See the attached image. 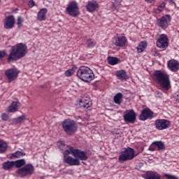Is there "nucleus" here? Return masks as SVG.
I'll return each mask as SVG.
<instances>
[{"label":"nucleus","mask_w":179,"mask_h":179,"mask_svg":"<svg viewBox=\"0 0 179 179\" xmlns=\"http://www.w3.org/2000/svg\"><path fill=\"white\" fill-rule=\"evenodd\" d=\"M64 161L69 166H80V161H86L88 159L87 155L85 151H82L79 149H74L73 148H69V150H66L64 152Z\"/></svg>","instance_id":"obj_1"},{"label":"nucleus","mask_w":179,"mask_h":179,"mask_svg":"<svg viewBox=\"0 0 179 179\" xmlns=\"http://www.w3.org/2000/svg\"><path fill=\"white\" fill-rule=\"evenodd\" d=\"M28 52L27 45L24 43H20L11 47V50L8 57V62H13L22 59Z\"/></svg>","instance_id":"obj_2"},{"label":"nucleus","mask_w":179,"mask_h":179,"mask_svg":"<svg viewBox=\"0 0 179 179\" xmlns=\"http://www.w3.org/2000/svg\"><path fill=\"white\" fill-rule=\"evenodd\" d=\"M157 84L163 90L166 92L171 87V84L169 78V76L167 73L162 71H156L154 73Z\"/></svg>","instance_id":"obj_3"},{"label":"nucleus","mask_w":179,"mask_h":179,"mask_svg":"<svg viewBox=\"0 0 179 179\" xmlns=\"http://www.w3.org/2000/svg\"><path fill=\"white\" fill-rule=\"evenodd\" d=\"M77 76L83 82L90 83L94 79V73L90 68L87 66H81L77 71Z\"/></svg>","instance_id":"obj_4"},{"label":"nucleus","mask_w":179,"mask_h":179,"mask_svg":"<svg viewBox=\"0 0 179 179\" xmlns=\"http://www.w3.org/2000/svg\"><path fill=\"white\" fill-rule=\"evenodd\" d=\"M136 155H135V150L131 148H124L120 152L118 157L120 163H124L127 161L132 160Z\"/></svg>","instance_id":"obj_5"},{"label":"nucleus","mask_w":179,"mask_h":179,"mask_svg":"<svg viewBox=\"0 0 179 179\" xmlns=\"http://www.w3.org/2000/svg\"><path fill=\"white\" fill-rule=\"evenodd\" d=\"M64 131L67 135H73L78 131L76 122L71 119L64 120L62 123Z\"/></svg>","instance_id":"obj_6"},{"label":"nucleus","mask_w":179,"mask_h":179,"mask_svg":"<svg viewBox=\"0 0 179 179\" xmlns=\"http://www.w3.org/2000/svg\"><path fill=\"white\" fill-rule=\"evenodd\" d=\"M35 168L32 164H27L24 167L19 169L17 174L21 177L30 176L34 174Z\"/></svg>","instance_id":"obj_7"},{"label":"nucleus","mask_w":179,"mask_h":179,"mask_svg":"<svg viewBox=\"0 0 179 179\" xmlns=\"http://www.w3.org/2000/svg\"><path fill=\"white\" fill-rule=\"evenodd\" d=\"M124 121L126 124H134L136 120V115L133 109L127 110L123 113Z\"/></svg>","instance_id":"obj_8"},{"label":"nucleus","mask_w":179,"mask_h":179,"mask_svg":"<svg viewBox=\"0 0 179 179\" xmlns=\"http://www.w3.org/2000/svg\"><path fill=\"white\" fill-rule=\"evenodd\" d=\"M155 126L158 131H163L171 127V122L166 119H158L155 120Z\"/></svg>","instance_id":"obj_9"},{"label":"nucleus","mask_w":179,"mask_h":179,"mask_svg":"<svg viewBox=\"0 0 179 179\" xmlns=\"http://www.w3.org/2000/svg\"><path fill=\"white\" fill-rule=\"evenodd\" d=\"M66 10L69 15L76 17L79 15V6L76 1H73L68 5Z\"/></svg>","instance_id":"obj_10"},{"label":"nucleus","mask_w":179,"mask_h":179,"mask_svg":"<svg viewBox=\"0 0 179 179\" xmlns=\"http://www.w3.org/2000/svg\"><path fill=\"white\" fill-rule=\"evenodd\" d=\"M19 73H20V71L15 68L7 69L5 71V75L8 82H13V80H16V79H17L18 78Z\"/></svg>","instance_id":"obj_11"},{"label":"nucleus","mask_w":179,"mask_h":179,"mask_svg":"<svg viewBox=\"0 0 179 179\" xmlns=\"http://www.w3.org/2000/svg\"><path fill=\"white\" fill-rule=\"evenodd\" d=\"M154 117V113L148 108H144L140 114L139 119L141 121L152 120Z\"/></svg>","instance_id":"obj_12"},{"label":"nucleus","mask_w":179,"mask_h":179,"mask_svg":"<svg viewBox=\"0 0 179 179\" xmlns=\"http://www.w3.org/2000/svg\"><path fill=\"white\" fill-rule=\"evenodd\" d=\"M157 46L159 48L164 49L169 45V38L166 34H161L157 40Z\"/></svg>","instance_id":"obj_13"},{"label":"nucleus","mask_w":179,"mask_h":179,"mask_svg":"<svg viewBox=\"0 0 179 179\" xmlns=\"http://www.w3.org/2000/svg\"><path fill=\"white\" fill-rule=\"evenodd\" d=\"M171 17L169 15H166L157 20V24L162 29H166L170 24Z\"/></svg>","instance_id":"obj_14"},{"label":"nucleus","mask_w":179,"mask_h":179,"mask_svg":"<svg viewBox=\"0 0 179 179\" xmlns=\"http://www.w3.org/2000/svg\"><path fill=\"white\" fill-rule=\"evenodd\" d=\"M15 19L13 15H9L6 17L4 22H3V27L6 29H11L15 27Z\"/></svg>","instance_id":"obj_15"},{"label":"nucleus","mask_w":179,"mask_h":179,"mask_svg":"<svg viewBox=\"0 0 179 179\" xmlns=\"http://www.w3.org/2000/svg\"><path fill=\"white\" fill-rule=\"evenodd\" d=\"M168 68L171 72H178L179 71V62L175 59H171L167 63Z\"/></svg>","instance_id":"obj_16"},{"label":"nucleus","mask_w":179,"mask_h":179,"mask_svg":"<svg viewBox=\"0 0 179 179\" xmlns=\"http://www.w3.org/2000/svg\"><path fill=\"white\" fill-rule=\"evenodd\" d=\"M99 8V3L96 1H88L86 9L90 13H93Z\"/></svg>","instance_id":"obj_17"},{"label":"nucleus","mask_w":179,"mask_h":179,"mask_svg":"<svg viewBox=\"0 0 179 179\" xmlns=\"http://www.w3.org/2000/svg\"><path fill=\"white\" fill-rule=\"evenodd\" d=\"M21 107V103L17 101H14L9 106L8 112L10 113H14L18 111Z\"/></svg>","instance_id":"obj_18"},{"label":"nucleus","mask_w":179,"mask_h":179,"mask_svg":"<svg viewBox=\"0 0 179 179\" xmlns=\"http://www.w3.org/2000/svg\"><path fill=\"white\" fill-rule=\"evenodd\" d=\"M80 106L81 108L89 109V108L92 107V101L90 98H82V99L80 101Z\"/></svg>","instance_id":"obj_19"},{"label":"nucleus","mask_w":179,"mask_h":179,"mask_svg":"<svg viewBox=\"0 0 179 179\" xmlns=\"http://www.w3.org/2000/svg\"><path fill=\"white\" fill-rule=\"evenodd\" d=\"M127 41L125 36H117L115 38L114 44L117 47H122L126 44Z\"/></svg>","instance_id":"obj_20"},{"label":"nucleus","mask_w":179,"mask_h":179,"mask_svg":"<svg viewBox=\"0 0 179 179\" xmlns=\"http://www.w3.org/2000/svg\"><path fill=\"white\" fill-rule=\"evenodd\" d=\"M144 178L145 179H161V176L156 171H148Z\"/></svg>","instance_id":"obj_21"},{"label":"nucleus","mask_w":179,"mask_h":179,"mask_svg":"<svg viewBox=\"0 0 179 179\" xmlns=\"http://www.w3.org/2000/svg\"><path fill=\"white\" fill-rule=\"evenodd\" d=\"M47 13H48L47 8H43L40 10V11L38 13V15H37V19L39 21L45 20Z\"/></svg>","instance_id":"obj_22"},{"label":"nucleus","mask_w":179,"mask_h":179,"mask_svg":"<svg viewBox=\"0 0 179 179\" xmlns=\"http://www.w3.org/2000/svg\"><path fill=\"white\" fill-rule=\"evenodd\" d=\"M116 76L119 78L120 80H127L129 79V77L124 70H120L117 71Z\"/></svg>","instance_id":"obj_23"},{"label":"nucleus","mask_w":179,"mask_h":179,"mask_svg":"<svg viewBox=\"0 0 179 179\" xmlns=\"http://www.w3.org/2000/svg\"><path fill=\"white\" fill-rule=\"evenodd\" d=\"M2 167L3 170L5 171H9L12 169L13 167H15V162L11 161V162H6L2 164Z\"/></svg>","instance_id":"obj_24"},{"label":"nucleus","mask_w":179,"mask_h":179,"mask_svg":"<svg viewBox=\"0 0 179 179\" xmlns=\"http://www.w3.org/2000/svg\"><path fill=\"white\" fill-rule=\"evenodd\" d=\"M123 95L121 92H118L114 96L113 101L114 103L120 106L122 103Z\"/></svg>","instance_id":"obj_25"},{"label":"nucleus","mask_w":179,"mask_h":179,"mask_svg":"<svg viewBox=\"0 0 179 179\" xmlns=\"http://www.w3.org/2000/svg\"><path fill=\"white\" fill-rule=\"evenodd\" d=\"M8 143L0 139V154H3L7 151Z\"/></svg>","instance_id":"obj_26"},{"label":"nucleus","mask_w":179,"mask_h":179,"mask_svg":"<svg viewBox=\"0 0 179 179\" xmlns=\"http://www.w3.org/2000/svg\"><path fill=\"white\" fill-rule=\"evenodd\" d=\"M25 156V153L22 151H16L14 153L11 154L10 158L11 159H19L22 157Z\"/></svg>","instance_id":"obj_27"},{"label":"nucleus","mask_w":179,"mask_h":179,"mask_svg":"<svg viewBox=\"0 0 179 179\" xmlns=\"http://www.w3.org/2000/svg\"><path fill=\"white\" fill-rule=\"evenodd\" d=\"M154 144H155L156 148H157L158 151H163L165 150V145L164 142L161 141H155Z\"/></svg>","instance_id":"obj_28"},{"label":"nucleus","mask_w":179,"mask_h":179,"mask_svg":"<svg viewBox=\"0 0 179 179\" xmlns=\"http://www.w3.org/2000/svg\"><path fill=\"white\" fill-rule=\"evenodd\" d=\"M58 147L62 151L64 152L69 150V148H73L72 147L66 145L64 141L58 142Z\"/></svg>","instance_id":"obj_29"},{"label":"nucleus","mask_w":179,"mask_h":179,"mask_svg":"<svg viewBox=\"0 0 179 179\" xmlns=\"http://www.w3.org/2000/svg\"><path fill=\"white\" fill-rule=\"evenodd\" d=\"M26 120H27V115H23L15 118V122L17 124H20L24 123Z\"/></svg>","instance_id":"obj_30"},{"label":"nucleus","mask_w":179,"mask_h":179,"mask_svg":"<svg viewBox=\"0 0 179 179\" xmlns=\"http://www.w3.org/2000/svg\"><path fill=\"white\" fill-rule=\"evenodd\" d=\"M76 69H77V67L73 66V68L66 71L64 73L65 76H66L67 78L72 76V75H73V73H75V71H76Z\"/></svg>","instance_id":"obj_31"},{"label":"nucleus","mask_w":179,"mask_h":179,"mask_svg":"<svg viewBox=\"0 0 179 179\" xmlns=\"http://www.w3.org/2000/svg\"><path fill=\"white\" fill-rule=\"evenodd\" d=\"M26 164L25 159H22L14 162V166L17 168H20Z\"/></svg>","instance_id":"obj_32"},{"label":"nucleus","mask_w":179,"mask_h":179,"mask_svg":"<svg viewBox=\"0 0 179 179\" xmlns=\"http://www.w3.org/2000/svg\"><path fill=\"white\" fill-rule=\"evenodd\" d=\"M147 47V43L145 41H142L137 47L138 52H142Z\"/></svg>","instance_id":"obj_33"},{"label":"nucleus","mask_w":179,"mask_h":179,"mask_svg":"<svg viewBox=\"0 0 179 179\" xmlns=\"http://www.w3.org/2000/svg\"><path fill=\"white\" fill-rule=\"evenodd\" d=\"M86 44L87 45V48H93L96 46V43L94 39L89 38L88 40H87Z\"/></svg>","instance_id":"obj_34"},{"label":"nucleus","mask_w":179,"mask_h":179,"mask_svg":"<svg viewBox=\"0 0 179 179\" xmlns=\"http://www.w3.org/2000/svg\"><path fill=\"white\" fill-rule=\"evenodd\" d=\"M119 59L116 57H109L108 59V62L109 65H116V64H118Z\"/></svg>","instance_id":"obj_35"},{"label":"nucleus","mask_w":179,"mask_h":179,"mask_svg":"<svg viewBox=\"0 0 179 179\" xmlns=\"http://www.w3.org/2000/svg\"><path fill=\"white\" fill-rule=\"evenodd\" d=\"M23 22H24V18L21 16H19L17 17V25L18 27H21L23 26Z\"/></svg>","instance_id":"obj_36"},{"label":"nucleus","mask_w":179,"mask_h":179,"mask_svg":"<svg viewBox=\"0 0 179 179\" xmlns=\"http://www.w3.org/2000/svg\"><path fill=\"white\" fill-rule=\"evenodd\" d=\"M122 1L121 0H115V2L113 3V6L115 8V9H118L120 6V2Z\"/></svg>","instance_id":"obj_37"},{"label":"nucleus","mask_w":179,"mask_h":179,"mask_svg":"<svg viewBox=\"0 0 179 179\" xmlns=\"http://www.w3.org/2000/svg\"><path fill=\"white\" fill-rule=\"evenodd\" d=\"M156 149H157V145H155V141H154V142L150 145L148 150H149V151H150V152H154V151L156 150Z\"/></svg>","instance_id":"obj_38"},{"label":"nucleus","mask_w":179,"mask_h":179,"mask_svg":"<svg viewBox=\"0 0 179 179\" xmlns=\"http://www.w3.org/2000/svg\"><path fill=\"white\" fill-rule=\"evenodd\" d=\"M9 118H10V117L8 114H6V113H2L1 114V120L3 121H8Z\"/></svg>","instance_id":"obj_39"},{"label":"nucleus","mask_w":179,"mask_h":179,"mask_svg":"<svg viewBox=\"0 0 179 179\" xmlns=\"http://www.w3.org/2000/svg\"><path fill=\"white\" fill-rule=\"evenodd\" d=\"M6 55V50H0V61H1V59H3Z\"/></svg>","instance_id":"obj_40"},{"label":"nucleus","mask_w":179,"mask_h":179,"mask_svg":"<svg viewBox=\"0 0 179 179\" xmlns=\"http://www.w3.org/2000/svg\"><path fill=\"white\" fill-rule=\"evenodd\" d=\"M166 6V3L164 2H162L157 8V10H159V12H162L163 10V9Z\"/></svg>","instance_id":"obj_41"},{"label":"nucleus","mask_w":179,"mask_h":179,"mask_svg":"<svg viewBox=\"0 0 179 179\" xmlns=\"http://www.w3.org/2000/svg\"><path fill=\"white\" fill-rule=\"evenodd\" d=\"M164 176L167 178V179H178V177L170 174H165Z\"/></svg>","instance_id":"obj_42"},{"label":"nucleus","mask_w":179,"mask_h":179,"mask_svg":"<svg viewBox=\"0 0 179 179\" xmlns=\"http://www.w3.org/2000/svg\"><path fill=\"white\" fill-rule=\"evenodd\" d=\"M121 136H122V132L121 131H120L118 133H116L115 134V139H118V138H121Z\"/></svg>","instance_id":"obj_43"},{"label":"nucleus","mask_w":179,"mask_h":179,"mask_svg":"<svg viewBox=\"0 0 179 179\" xmlns=\"http://www.w3.org/2000/svg\"><path fill=\"white\" fill-rule=\"evenodd\" d=\"M34 4H35V2H34V1H29V6H34Z\"/></svg>","instance_id":"obj_44"},{"label":"nucleus","mask_w":179,"mask_h":179,"mask_svg":"<svg viewBox=\"0 0 179 179\" xmlns=\"http://www.w3.org/2000/svg\"><path fill=\"white\" fill-rule=\"evenodd\" d=\"M145 1H147L148 3H152L155 0H145Z\"/></svg>","instance_id":"obj_45"},{"label":"nucleus","mask_w":179,"mask_h":179,"mask_svg":"<svg viewBox=\"0 0 179 179\" xmlns=\"http://www.w3.org/2000/svg\"><path fill=\"white\" fill-rule=\"evenodd\" d=\"M169 2H173L174 0H169Z\"/></svg>","instance_id":"obj_46"},{"label":"nucleus","mask_w":179,"mask_h":179,"mask_svg":"<svg viewBox=\"0 0 179 179\" xmlns=\"http://www.w3.org/2000/svg\"><path fill=\"white\" fill-rule=\"evenodd\" d=\"M0 2H1V0H0Z\"/></svg>","instance_id":"obj_47"}]
</instances>
